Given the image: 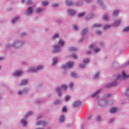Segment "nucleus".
Masks as SVG:
<instances>
[{
	"instance_id": "37998d69",
	"label": "nucleus",
	"mask_w": 129,
	"mask_h": 129,
	"mask_svg": "<svg viewBox=\"0 0 129 129\" xmlns=\"http://www.w3.org/2000/svg\"><path fill=\"white\" fill-rule=\"evenodd\" d=\"M95 33L96 34V35H100V34H101V31H96Z\"/></svg>"
},
{
	"instance_id": "39448f33",
	"label": "nucleus",
	"mask_w": 129,
	"mask_h": 129,
	"mask_svg": "<svg viewBox=\"0 0 129 129\" xmlns=\"http://www.w3.org/2000/svg\"><path fill=\"white\" fill-rule=\"evenodd\" d=\"M23 74V72L22 71H19L18 72H16L13 74V75L14 76H21Z\"/></svg>"
},
{
	"instance_id": "2eb2a0df",
	"label": "nucleus",
	"mask_w": 129,
	"mask_h": 129,
	"mask_svg": "<svg viewBox=\"0 0 129 129\" xmlns=\"http://www.w3.org/2000/svg\"><path fill=\"white\" fill-rule=\"evenodd\" d=\"M28 83V80H24L22 81V83H20V85H26Z\"/></svg>"
},
{
	"instance_id": "864d4df0",
	"label": "nucleus",
	"mask_w": 129,
	"mask_h": 129,
	"mask_svg": "<svg viewBox=\"0 0 129 129\" xmlns=\"http://www.w3.org/2000/svg\"><path fill=\"white\" fill-rule=\"evenodd\" d=\"M21 37H23V36H26V33H22L21 34Z\"/></svg>"
},
{
	"instance_id": "5701e85b",
	"label": "nucleus",
	"mask_w": 129,
	"mask_h": 129,
	"mask_svg": "<svg viewBox=\"0 0 129 129\" xmlns=\"http://www.w3.org/2000/svg\"><path fill=\"white\" fill-rule=\"evenodd\" d=\"M110 28V25H106L104 26V30H107V29H109Z\"/></svg>"
},
{
	"instance_id": "f03ea898",
	"label": "nucleus",
	"mask_w": 129,
	"mask_h": 129,
	"mask_svg": "<svg viewBox=\"0 0 129 129\" xmlns=\"http://www.w3.org/2000/svg\"><path fill=\"white\" fill-rule=\"evenodd\" d=\"M74 64V63L72 61H70L67 63L66 66L62 67V69H68V68H71Z\"/></svg>"
},
{
	"instance_id": "4c0bfd02",
	"label": "nucleus",
	"mask_w": 129,
	"mask_h": 129,
	"mask_svg": "<svg viewBox=\"0 0 129 129\" xmlns=\"http://www.w3.org/2000/svg\"><path fill=\"white\" fill-rule=\"evenodd\" d=\"M70 51H77V49L75 48H70Z\"/></svg>"
},
{
	"instance_id": "bb28decb",
	"label": "nucleus",
	"mask_w": 129,
	"mask_h": 129,
	"mask_svg": "<svg viewBox=\"0 0 129 129\" xmlns=\"http://www.w3.org/2000/svg\"><path fill=\"white\" fill-rule=\"evenodd\" d=\"M100 92V90H98L97 92L94 93V94L92 95V97H94V96H95L96 95H97V94H98V93H99Z\"/></svg>"
},
{
	"instance_id": "72a5a7b5",
	"label": "nucleus",
	"mask_w": 129,
	"mask_h": 129,
	"mask_svg": "<svg viewBox=\"0 0 129 129\" xmlns=\"http://www.w3.org/2000/svg\"><path fill=\"white\" fill-rule=\"evenodd\" d=\"M33 114V112H29L27 114V115L25 116L26 118L29 116V115H32Z\"/></svg>"
},
{
	"instance_id": "c756f323",
	"label": "nucleus",
	"mask_w": 129,
	"mask_h": 129,
	"mask_svg": "<svg viewBox=\"0 0 129 129\" xmlns=\"http://www.w3.org/2000/svg\"><path fill=\"white\" fill-rule=\"evenodd\" d=\"M123 32H128L129 27H127L123 29Z\"/></svg>"
},
{
	"instance_id": "e433bc0d",
	"label": "nucleus",
	"mask_w": 129,
	"mask_h": 129,
	"mask_svg": "<svg viewBox=\"0 0 129 129\" xmlns=\"http://www.w3.org/2000/svg\"><path fill=\"white\" fill-rule=\"evenodd\" d=\"M55 104H59L61 103V101L59 100H56V101L54 102Z\"/></svg>"
},
{
	"instance_id": "de8ad7c7",
	"label": "nucleus",
	"mask_w": 129,
	"mask_h": 129,
	"mask_svg": "<svg viewBox=\"0 0 129 129\" xmlns=\"http://www.w3.org/2000/svg\"><path fill=\"white\" fill-rule=\"evenodd\" d=\"M72 58H73V59H76L77 58V56L75 54H73V55H72Z\"/></svg>"
},
{
	"instance_id": "aec40b11",
	"label": "nucleus",
	"mask_w": 129,
	"mask_h": 129,
	"mask_svg": "<svg viewBox=\"0 0 129 129\" xmlns=\"http://www.w3.org/2000/svg\"><path fill=\"white\" fill-rule=\"evenodd\" d=\"M101 26H102L101 24H94L93 25V28L99 27H101Z\"/></svg>"
},
{
	"instance_id": "a18cd8bd",
	"label": "nucleus",
	"mask_w": 129,
	"mask_h": 129,
	"mask_svg": "<svg viewBox=\"0 0 129 129\" xmlns=\"http://www.w3.org/2000/svg\"><path fill=\"white\" fill-rule=\"evenodd\" d=\"M70 99V97L69 96H67L66 98V101H68Z\"/></svg>"
},
{
	"instance_id": "a211bd4d",
	"label": "nucleus",
	"mask_w": 129,
	"mask_h": 129,
	"mask_svg": "<svg viewBox=\"0 0 129 129\" xmlns=\"http://www.w3.org/2000/svg\"><path fill=\"white\" fill-rule=\"evenodd\" d=\"M87 32H88V29H87V28H86L85 29L83 30V32L82 33V35L83 36L84 35H85V34H86V33H87Z\"/></svg>"
},
{
	"instance_id": "9d476101",
	"label": "nucleus",
	"mask_w": 129,
	"mask_h": 129,
	"mask_svg": "<svg viewBox=\"0 0 129 129\" xmlns=\"http://www.w3.org/2000/svg\"><path fill=\"white\" fill-rule=\"evenodd\" d=\"M54 49L55 52H58L60 51V46H59V45H54Z\"/></svg>"
},
{
	"instance_id": "f8f14e48",
	"label": "nucleus",
	"mask_w": 129,
	"mask_h": 129,
	"mask_svg": "<svg viewBox=\"0 0 129 129\" xmlns=\"http://www.w3.org/2000/svg\"><path fill=\"white\" fill-rule=\"evenodd\" d=\"M66 4L67 6H72V5H73V2H72V1H70L69 0H67Z\"/></svg>"
},
{
	"instance_id": "c9c22d12",
	"label": "nucleus",
	"mask_w": 129,
	"mask_h": 129,
	"mask_svg": "<svg viewBox=\"0 0 129 129\" xmlns=\"http://www.w3.org/2000/svg\"><path fill=\"white\" fill-rule=\"evenodd\" d=\"M59 37V34L58 33L53 35V39H56V38H58Z\"/></svg>"
},
{
	"instance_id": "1a4fd4ad",
	"label": "nucleus",
	"mask_w": 129,
	"mask_h": 129,
	"mask_svg": "<svg viewBox=\"0 0 129 129\" xmlns=\"http://www.w3.org/2000/svg\"><path fill=\"white\" fill-rule=\"evenodd\" d=\"M33 13V9H32L31 7L28 8L27 9V15H30Z\"/></svg>"
},
{
	"instance_id": "603ef678",
	"label": "nucleus",
	"mask_w": 129,
	"mask_h": 129,
	"mask_svg": "<svg viewBox=\"0 0 129 129\" xmlns=\"http://www.w3.org/2000/svg\"><path fill=\"white\" fill-rule=\"evenodd\" d=\"M23 92H24V91L23 92L19 91L18 92V94H19V95H21L23 94Z\"/></svg>"
},
{
	"instance_id": "e2e57ef3",
	"label": "nucleus",
	"mask_w": 129,
	"mask_h": 129,
	"mask_svg": "<svg viewBox=\"0 0 129 129\" xmlns=\"http://www.w3.org/2000/svg\"><path fill=\"white\" fill-rule=\"evenodd\" d=\"M0 69H1V66H0Z\"/></svg>"
},
{
	"instance_id": "473e14b6",
	"label": "nucleus",
	"mask_w": 129,
	"mask_h": 129,
	"mask_svg": "<svg viewBox=\"0 0 129 129\" xmlns=\"http://www.w3.org/2000/svg\"><path fill=\"white\" fill-rule=\"evenodd\" d=\"M125 94L126 96H129V89L126 90Z\"/></svg>"
},
{
	"instance_id": "bf43d9fd",
	"label": "nucleus",
	"mask_w": 129,
	"mask_h": 129,
	"mask_svg": "<svg viewBox=\"0 0 129 129\" xmlns=\"http://www.w3.org/2000/svg\"><path fill=\"white\" fill-rule=\"evenodd\" d=\"M86 2H87V3H89L90 1H88V0H86Z\"/></svg>"
},
{
	"instance_id": "7c9ffc66",
	"label": "nucleus",
	"mask_w": 129,
	"mask_h": 129,
	"mask_svg": "<svg viewBox=\"0 0 129 129\" xmlns=\"http://www.w3.org/2000/svg\"><path fill=\"white\" fill-rule=\"evenodd\" d=\"M62 111L63 112H66V111H67V108H66L65 106L63 107Z\"/></svg>"
},
{
	"instance_id": "a19ab883",
	"label": "nucleus",
	"mask_w": 129,
	"mask_h": 129,
	"mask_svg": "<svg viewBox=\"0 0 129 129\" xmlns=\"http://www.w3.org/2000/svg\"><path fill=\"white\" fill-rule=\"evenodd\" d=\"M102 118L101 116H97V120H98V121H100V120H101Z\"/></svg>"
},
{
	"instance_id": "2f4dec72",
	"label": "nucleus",
	"mask_w": 129,
	"mask_h": 129,
	"mask_svg": "<svg viewBox=\"0 0 129 129\" xmlns=\"http://www.w3.org/2000/svg\"><path fill=\"white\" fill-rule=\"evenodd\" d=\"M99 76V73H97L94 77V79H97Z\"/></svg>"
},
{
	"instance_id": "58836bf2",
	"label": "nucleus",
	"mask_w": 129,
	"mask_h": 129,
	"mask_svg": "<svg viewBox=\"0 0 129 129\" xmlns=\"http://www.w3.org/2000/svg\"><path fill=\"white\" fill-rule=\"evenodd\" d=\"M74 85V84L72 82H71L69 84V86L71 87V88H72V87H73Z\"/></svg>"
},
{
	"instance_id": "8fccbe9b",
	"label": "nucleus",
	"mask_w": 129,
	"mask_h": 129,
	"mask_svg": "<svg viewBox=\"0 0 129 129\" xmlns=\"http://www.w3.org/2000/svg\"><path fill=\"white\" fill-rule=\"evenodd\" d=\"M80 67H81V68H84V67H85V64H80Z\"/></svg>"
},
{
	"instance_id": "c03bdc74",
	"label": "nucleus",
	"mask_w": 129,
	"mask_h": 129,
	"mask_svg": "<svg viewBox=\"0 0 129 129\" xmlns=\"http://www.w3.org/2000/svg\"><path fill=\"white\" fill-rule=\"evenodd\" d=\"M84 63H88L89 62V60L88 59H85L83 60Z\"/></svg>"
},
{
	"instance_id": "20e7f679",
	"label": "nucleus",
	"mask_w": 129,
	"mask_h": 129,
	"mask_svg": "<svg viewBox=\"0 0 129 129\" xmlns=\"http://www.w3.org/2000/svg\"><path fill=\"white\" fill-rule=\"evenodd\" d=\"M117 84V83L116 82H115L112 84H107L106 85V87H107V88H109V87H111V86H115V85H116Z\"/></svg>"
},
{
	"instance_id": "4d7b16f0",
	"label": "nucleus",
	"mask_w": 129,
	"mask_h": 129,
	"mask_svg": "<svg viewBox=\"0 0 129 129\" xmlns=\"http://www.w3.org/2000/svg\"><path fill=\"white\" fill-rule=\"evenodd\" d=\"M93 44H91L90 45V48H93Z\"/></svg>"
},
{
	"instance_id": "dca6fc26",
	"label": "nucleus",
	"mask_w": 129,
	"mask_h": 129,
	"mask_svg": "<svg viewBox=\"0 0 129 129\" xmlns=\"http://www.w3.org/2000/svg\"><path fill=\"white\" fill-rule=\"evenodd\" d=\"M56 91H57V92H58V96H61V89H60V88H57Z\"/></svg>"
},
{
	"instance_id": "6e6552de",
	"label": "nucleus",
	"mask_w": 129,
	"mask_h": 129,
	"mask_svg": "<svg viewBox=\"0 0 129 129\" xmlns=\"http://www.w3.org/2000/svg\"><path fill=\"white\" fill-rule=\"evenodd\" d=\"M47 122L45 121H39L36 123L37 125H39V124H42L43 125H45Z\"/></svg>"
},
{
	"instance_id": "c85d7f7f",
	"label": "nucleus",
	"mask_w": 129,
	"mask_h": 129,
	"mask_svg": "<svg viewBox=\"0 0 129 129\" xmlns=\"http://www.w3.org/2000/svg\"><path fill=\"white\" fill-rule=\"evenodd\" d=\"M60 87L63 88V89H67V86L66 85H61Z\"/></svg>"
},
{
	"instance_id": "4468645a",
	"label": "nucleus",
	"mask_w": 129,
	"mask_h": 129,
	"mask_svg": "<svg viewBox=\"0 0 129 129\" xmlns=\"http://www.w3.org/2000/svg\"><path fill=\"white\" fill-rule=\"evenodd\" d=\"M59 120L60 122H64V120H65V116H64V115H61L59 117Z\"/></svg>"
},
{
	"instance_id": "393cba45",
	"label": "nucleus",
	"mask_w": 129,
	"mask_h": 129,
	"mask_svg": "<svg viewBox=\"0 0 129 129\" xmlns=\"http://www.w3.org/2000/svg\"><path fill=\"white\" fill-rule=\"evenodd\" d=\"M21 121L22 122V123L23 124V125H24L25 126H26L27 125V121H26V120H21Z\"/></svg>"
},
{
	"instance_id": "b1692460",
	"label": "nucleus",
	"mask_w": 129,
	"mask_h": 129,
	"mask_svg": "<svg viewBox=\"0 0 129 129\" xmlns=\"http://www.w3.org/2000/svg\"><path fill=\"white\" fill-rule=\"evenodd\" d=\"M85 13L84 12L81 13L79 14L78 16L79 18H81L82 17H83V16H85Z\"/></svg>"
},
{
	"instance_id": "f704fd0d",
	"label": "nucleus",
	"mask_w": 129,
	"mask_h": 129,
	"mask_svg": "<svg viewBox=\"0 0 129 129\" xmlns=\"http://www.w3.org/2000/svg\"><path fill=\"white\" fill-rule=\"evenodd\" d=\"M32 4V2L31 0H28L26 2V5H31Z\"/></svg>"
},
{
	"instance_id": "cd10ccee",
	"label": "nucleus",
	"mask_w": 129,
	"mask_h": 129,
	"mask_svg": "<svg viewBox=\"0 0 129 129\" xmlns=\"http://www.w3.org/2000/svg\"><path fill=\"white\" fill-rule=\"evenodd\" d=\"M57 61V58H54L53 59V62H52V65H54V64H56V62Z\"/></svg>"
},
{
	"instance_id": "052dcab7",
	"label": "nucleus",
	"mask_w": 129,
	"mask_h": 129,
	"mask_svg": "<svg viewBox=\"0 0 129 129\" xmlns=\"http://www.w3.org/2000/svg\"><path fill=\"white\" fill-rule=\"evenodd\" d=\"M4 59V58L3 57H0V60H3Z\"/></svg>"
},
{
	"instance_id": "79ce46f5",
	"label": "nucleus",
	"mask_w": 129,
	"mask_h": 129,
	"mask_svg": "<svg viewBox=\"0 0 129 129\" xmlns=\"http://www.w3.org/2000/svg\"><path fill=\"white\" fill-rule=\"evenodd\" d=\"M72 76L73 77H76V76H77V75L75 73H72Z\"/></svg>"
},
{
	"instance_id": "0eeeda50",
	"label": "nucleus",
	"mask_w": 129,
	"mask_h": 129,
	"mask_svg": "<svg viewBox=\"0 0 129 129\" xmlns=\"http://www.w3.org/2000/svg\"><path fill=\"white\" fill-rule=\"evenodd\" d=\"M118 109L116 107L112 108L110 110V113H115L117 111Z\"/></svg>"
},
{
	"instance_id": "13d9d810",
	"label": "nucleus",
	"mask_w": 129,
	"mask_h": 129,
	"mask_svg": "<svg viewBox=\"0 0 129 129\" xmlns=\"http://www.w3.org/2000/svg\"><path fill=\"white\" fill-rule=\"evenodd\" d=\"M87 54H91V51H87Z\"/></svg>"
},
{
	"instance_id": "5fc2aeb1",
	"label": "nucleus",
	"mask_w": 129,
	"mask_h": 129,
	"mask_svg": "<svg viewBox=\"0 0 129 129\" xmlns=\"http://www.w3.org/2000/svg\"><path fill=\"white\" fill-rule=\"evenodd\" d=\"M95 51L96 52L99 51V48H96V49L95 50Z\"/></svg>"
},
{
	"instance_id": "7ed1b4c3",
	"label": "nucleus",
	"mask_w": 129,
	"mask_h": 129,
	"mask_svg": "<svg viewBox=\"0 0 129 129\" xmlns=\"http://www.w3.org/2000/svg\"><path fill=\"white\" fill-rule=\"evenodd\" d=\"M43 68V66H39L37 67V69H31L29 70H28V72H36L37 70H40V69H42Z\"/></svg>"
},
{
	"instance_id": "412c9836",
	"label": "nucleus",
	"mask_w": 129,
	"mask_h": 129,
	"mask_svg": "<svg viewBox=\"0 0 129 129\" xmlns=\"http://www.w3.org/2000/svg\"><path fill=\"white\" fill-rule=\"evenodd\" d=\"M48 4V2H47V1H43L42 2V5L44 6H47Z\"/></svg>"
},
{
	"instance_id": "09e8293b",
	"label": "nucleus",
	"mask_w": 129,
	"mask_h": 129,
	"mask_svg": "<svg viewBox=\"0 0 129 129\" xmlns=\"http://www.w3.org/2000/svg\"><path fill=\"white\" fill-rule=\"evenodd\" d=\"M73 28L75 30H78V27H77L76 25H74Z\"/></svg>"
},
{
	"instance_id": "423d86ee",
	"label": "nucleus",
	"mask_w": 129,
	"mask_h": 129,
	"mask_svg": "<svg viewBox=\"0 0 129 129\" xmlns=\"http://www.w3.org/2000/svg\"><path fill=\"white\" fill-rule=\"evenodd\" d=\"M81 104V101H77L74 102V106L76 107V106H79Z\"/></svg>"
},
{
	"instance_id": "6ab92c4d",
	"label": "nucleus",
	"mask_w": 129,
	"mask_h": 129,
	"mask_svg": "<svg viewBox=\"0 0 129 129\" xmlns=\"http://www.w3.org/2000/svg\"><path fill=\"white\" fill-rule=\"evenodd\" d=\"M118 13H119V10H115L114 11L113 13V16H117Z\"/></svg>"
},
{
	"instance_id": "9b49d317",
	"label": "nucleus",
	"mask_w": 129,
	"mask_h": 129,
	"mask_svg": "<svg viewBox=\"0 0 129 129\" xmlns=\"http://www.w3.org/2000/svg\"><path fill=\"white\" fill-rule=\"evenodd\" d=\"M100 102L102 104V105H105V104H107V101L106 100L104 99L100 101Z\"/></svg>"
},
{
	"instance_id": "680f3d73",
	"label": "nucleus",
	"mask_w": 129,
	"mask_h": 129,
	"mask_svg": "<svg viewBox=\"0 0 129 129\" xmlns=\"http://www.w3.org/2000/svg\"><path fill=\"white\" fill-rule=\"evenodd\" d=\"M22 3H24L25 2V0H22Z\"/></svg>"
},
{
	"instance_id": "4be33fe9",
	"label": "nucleus",
	"mask_w": 129,
	"mask_h": 129,
	"mask_svg": "<svg viewBox=\"0 0 129 129\" xmlns=\"http://www.w3.org/2000/svg\"><path fill=\"white\" fill-rule=\"evenodd\" d=\"M19 19V17H15V19L12 21V23H13V24H15V22H18Z\"/></svg>"
},
{
	"instance_id": "f257e3e1",
	"label": "nucleus",
	"mask_w": 129,
	"mask_h": 129,
	"mask_svg": "<svg viewBox=\"0 0 129 129\" xmlns=\"http://www.w3.org/2000/svg\"><path fill=\"white\" fill-rule=\"evenodd\" d=\"M122 75H118L117 77V79H120V80H123V79H125V78H128L129 77V75H126L124 71L122 72Z\"/></svg>"
},
{
	"instance_id": "49530a36",
	"label": "nucleus",
	"mask_w": 129,
	"mask_h": 129,
	"mask_svg": "<svg viewBox=\"0 0 129 129\" xmlns=\"http://www.w3.org/2000/svg\"><path fill=\"white\" fill-rule=\"evenodd\" d=\"M104 20L105 21H107V20H108V18L107 17V15H106L105 17H104Z\"/></svg>"
},
{
	"instance_id": "6e6d98bb",
	"label": "nucleus",
	"mask_w": 129,
	"mask_h": 129,
	"mask_svg": "<svg viewBox=\"0 0 129 129\" xmlns=\"http://www.w3.org/2000/svg\"><path fill=\"white\" fill-rule=\"evenodd\" d=\"M109 96H111V95L110 94H108L107 95V97H109Z\"/></svg>"
},
{
	"instance_id": "ddd939ff",
	"label": "nucleus",
	"mask_w": 129,
	"mask_h": 129,
	"mask_svg": "<svg viewBox=\"0 0 129 129\" xmlns=\"http://www.w3.org/2000/svg\"><path fill=\"white\" fill-rule=\"evenodd\" d=\"M68 12H69V15H71V16L75 15V11L74 10H69Z\"/></svg>"
},
{
	"instance_id": "ea45409f",
	"label": "nucleus",
	"mask_w": 129,
	"mask_h": 129,
	"mask_svg": "<svg viewBox=\"0 0 129 129\" xmlns=\"http://www.w3.org/2000/svg\"><path fill=\"white\" fill-rule=\"evenodd\" d=\"M42 9H41V8H38L37 9V13H41V12H42Z\"/></svg>"
},
{
	"instance_id": "f3484780",
	"label": "nucleus",
	"mask_w": 129,
	"mask_h": 129,
	"mask_svg": "<svg viewBox=\"0 0 129 129\" xmlns=\"http://www.w3.org/2000/svg\"><path fill=\"white\" fill-rule=\"evenodd\" d=\"M119 24H120V20H118V21H115L114 23V26H118L119 25Z\"/></svg>"
},
{
	"instance_id": "a878e982",
	"label": "nucleus",
	"mask_w": 129,
	"mask_h": 129,
	"mask_svg": "<svg viewBox=\"0 0 129 129\" xmlns=\"http://www.w3.org/2000/svg\"><path fill=\"white\" fill-rule=\"evenodd\" d=\"M58 44H59L60 46H63V45H64V41L61 40H59L58 42Z\"/></svg>"
},
{
	"instance_id": "3c124183",
	"label": "nucleus",
	"mask_w": 129,
	"mask_h": 129,
	"mask_svg": "<svg viewBox=\"0 0 129 129\" xmlns=\"http://www.w3.org/2000/svg\"><path fill=\"white\" fill-rule=\"evenodd\" d=\"M58 6V4L57 3H54L52 5V7H57Z\"/></svg>"
}]
</instances>
